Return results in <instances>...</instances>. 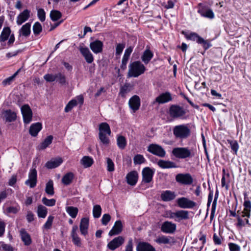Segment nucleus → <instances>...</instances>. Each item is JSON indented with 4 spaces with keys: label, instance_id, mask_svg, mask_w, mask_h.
Returning <instances> with one entry per match:
<instances>
[{
    "label": "nucleus",
    "instance_id": "61",
    "mask_svg": "<svg viewBox=\"0 0 251 251\" xmlns=\"http://www.w3.org/2000/svg\"><path fill=\"white\" fill-rule=\"evenodd\" d=\"M125 47V44L124 43L118 44L116 47V54L120 55L122 52Z\"/></svg>",
    "mask_w": 251,
    "mask_h": 251
},
{
    "label": "nucleus",
    "instance_id": "5",
    "mask_svg": "<svg viewBox=\"0 0 251 251\" xmlns=\"http://www.w3.org/2000/svg\"><path fill=\"white\" fill-rule=\"evenodd\" d=\"M172 153L179 159L191 158L194 155V153L188 147L175 148L173 149Z\"/></svg>",
    "mask_w": 251,
    "mask_h": 251
},
{
    "label": "nucleus",
    "instance_id": "43",
    "mask_svg": "<svg viewBox=\"0 0 251 251\" xmlns=\"http://www.w3.org/2000/svg\"><path fill=\"white\" fill-rule=\"evenodd\" d=\"M53 139L52 135L48 136L44 141L40 144V149L44 150L48 147L51 143Z\"/></svg>",
    "mask_w": 251,
    "mask_h": 251
},
{
    "label": "nucleus",
    "instance_id": "48",
    "mask_svg": "<svg viewBox=\"0 0 251 251\" xmlns=\"http://www.w3.org/2000/svg\"><path fill=\"white\" fill-rule=\"evenodd\" d=\"M198 43L201 44L205 50H207L212 46V45L209 41L204 40L202 37L199 39Z\"/></svg>",
    "mask_w": 251,
    "mask_h": 251
},
{
    "label": "nucleus",
    "instance_id": "55",
    "mask_svg": "<svg viewBox=\"0 0 251 251\" xmlns=\"http://www.w3.org/2000/svg\"><path fill=\"white\" fill-rule=\"evenodd\" d=\"M186 38L189 40H191L194 41H196L197 43H198L199 39L201 38V37L200 36L196 33L192 32L190 33L189 35H187Z\"/></svg>",
    "mask_w": 251,
    "mask_h": 251
},
{
    "label": "nucleus",
    "instance_id": "19",
    "mask_svg": "<svg viewBox=\"0 0 251 251\" xmlns=\"http://www.w3.org/2000/svg\"><path fill=\"white\" fill-rule=\"evenodd\" d=\"M128 103L130 108L133 112H135L139 109L140 106V99L138 96L134 95L130 99Z\"/></svg>",
    "mask_w": 251,
    "mask_h": 251
},
{
    "label": "nucleus",
    "instance_id": "3",
    "mask_svg": "<svg viewBox=\"0 0 251 251\" xmlns=\"http://www.w3.org/2000/svg\"><path fill=\"white\" fill-rule=\"evenodd\" d=\"M99 137L100 142L105 145H108L110 143L108 136L111 135V131L109 125L106 123L100 124Z\"/></svg>",
    "mask_w": 251,
    "mask_h": 251
},
{
    "label": "nucleus",
    "instance_id": "40",
    "mask_svg": "<svg viewBox=\"0 0 251 251\" xmlns=\"http://www.w3.org/2000/svg\"><path fill=\"white\" fill-rule=\"evenodd\" d=\"M198 12L204 17L209 19H213L214 17V13L211 9H207L205 11L203 9H200L198 10Z\"/></svg>",
    "mask_w": 251,
    "mask_h": 251
},
{
    "label": "nucleus",
    "instance_id": "11",
    "mask_svg": "<svg viewBox=\"0 0 251 251\" xmlns=\"http://www.w3.org/2000/svg\"><path fill=\"white\" fill-rule=\"evenodd\" d=\"M178 206L181 208H192L196 206V203L185 197H182L177 200Z\"/></svg>",
    "mask_w": 251,
    "mask_h": 251
},
{
    "label": "nucleus",
    "instance_id": "41",
    "mask_svg": "<svg viewBox=\"0 0 251 251\" xmlns=\"http://www.w3.org/2000/svg\"><path fill=\"white\" fill-rule=\"evenodd\" d=\"M78 208L74 206H68L66 207L67 213L72 218H75L78 213Z\"/></svg>",
    "mask_w": 251,
    "mask_h": 251
},
{
    "label": "nucleus",
    "instance_id": "15",
    "mask_svg": "<svg viewBox=\"0 0 251 251\" xmlns=\"http://www.w3.org/2000/svg\"><path fill=\"white\" fill-rule=\"evenodd\" d=\"M142 181L146 183H149L152 180L154 171L150 167H145L142 170Z\"/></svg>",
    "mask_w": 251,
    "mask_h": 251
},
{
    "label": "nucleus",
    "instance_id": "6",
    "mask_svg": "<svg viewBox=\"0 0 251 251\" xmlns=\"http://www.w3.org/2000/svg\"><path fill=\"white\" fill-rule=\"evenodd\" d=\"M185 110L182 107L177 105H172L169 108V113L171 117L173 119H186Z\"/></svg>",
    "mask_w": 251,
    "mask_h": 251
},
{
    "label": "nucleus",
    "instance_id": "62",
    "mask_svg": "<svg viewBox=\"0 0 251 251\" xmlns=\"http://www.w3.org/2000/svg\"><path fill=\"white\" fill-rule=\"evenodd\" d=\"M228 247H229L230 251H240V246L235 243H229Z\"/></svg>",
    "mask_w": 251,
    "mask_h": 251
},
{
    "label": "nucleus",
    "instance_id": "10",
    "mask_svg": "<svg viewBox=\"0 0 251 251\" xmlns=\"http://www.w3.org/2000/svg\"><path fill=\"white\" fill-rule=\"evenodd\" d=\"M176 181L182 184L190 185L193 182V179L190 174H178L176 176Z\"/></svg>",
    "mask_w": 251,
    "mask_h": 251
},
{
    "label": "nucleus",
    "instance_id": "64",
    "mask_svg": "<svg viewBox=\"0 0 251 251\" xmlns=\"http://www.w3.org/2000/svg\"><path fill=\"white\" fill-rule=\"evenodd\" d=\"M175 215L176 211L173 212L171 210H168L166 211L164 216L166 218L173 219L175 221Z\"/></svg>",
    "mask_w": 251,
    "mask_h": 251
},
{
    "label": "nucleus",
    "instance_id": "25",
    "mask_svg": "<svg viewBox=\"0 0 251 251\" xmlns=\"http://www.w3.org/2000/svg\"><path fill=\"white\" fill-rule=\"evenodd\" d=\"M42 125L41 123L38 122L32 124L29 128V132L30 134L33 137L37 135L39 132L42 129Z\"/></svg>",
    "mask_w": 251,
    "mask_h": 251
},
{
    "label": "nucleus",
    "instance_id": "29",
    "mask_svg": "<svg viewBox=\"0 0 251 251\" xmlns=\"http://www.w3.org/2000/svg\"><path fill=\"white\" fill-rule=\"evenodd\" d=\"M62 162L63 160L61 158L52 159L46 163L45 166L48 169H53L59 166Z\"/></svg>",
    "mask_w": 251,
    "mask_h": 251
},
{
    "label": "nucleus",
    "instance_id": "32",
    "mask_svg": "<svg viewBox=\"0 0 251 251\" xmlns=\"http://www.w3.org/2000/svg\"><path fill=\"white\" fill-rule=\"evenodd\" d=\"M5 121L7 122H11L16 120V113L11 110H5L3 113Z\"/></svg>",
    "mask_w": 251,
    "mask_h": 251
},
{
    "label": "nucleus",
    "instance_id": "54",
    "mask_svg": "<svg viewBox=\"0 0 251 251\" xmlns=\"http://www.w3.org/2000/svg\"><path fill=\"white\" fill-rule=\"evenodd\" d=\"M42 30V25L39 22H36L33 26V31L35 34H39Z\"/></svg>",
    "mask_w": 251,
    "mask_h": 251
},
{
    "label": "nucleus",
    "instance_id": "59",
    "mask_svg": "<svg viewBox=\"0 0 251 251\" xmlns=\"http://www.w3.org/2000/svg\"><path fill=\"white\" fill-rule=\"evenodd\" d=\"M107 169L109 172L114 171V164L112 160L109 158H106Z\"/></svg>",
    "mask_w": 251,
    "mask_h": 251
},
{
    "label": "nucleus",
    "instance_id": "53",
    "mask_svg": "<svg viewBox=\"0 0 251 251\" xmlns=\"http://www.w3.org/2000/svg\"><path fill=\"white\" fill-rule=\"evenodd\" d=\"M227 142L230 144L232 150L236 154L239 149V145L237 142L235 140H227Z\"/></svg>",
    "mask_w": 251,
    "mask_h": 251
},
{
    "label": "nucleus",
    "instance_id": "23",
    "mask_svg": "<svg viewBox=\"0 0 251 251\" xmlns=\"http://www.w3.org/2000/svg\"><path fill=\"white\" fill-rule=\"evenodd\" d=\"M89 227V219L87 218H82L81 219L79 228L80 231L84 236L88 234V229Z\"/></svg>",
    "mask_w": 251,
    "mask_h": 251
},
{
    "label": "nucleus",
    "instance_id": "24",
    "mask_svg": "<svg viewBox=\"0 0 251 251\" xmlns=\"http://www.w3.org/2000/svg\"><path fill=\"white\" fill-rule=\"evenodd\" d=\"M30 11L28 9L24 10L17 17V24L18 25H21L25 22L30 17Z\"/></svg>",
    "mask_w": 251,
    "mask_h": 251
},
{
    "label": "nucleus",
    "instance_id": "38",
    "mask_svg": "<svg viewBox=\"0 0 251 251\" xmlns=\"http://www.w3.org/2000/svg\"><path fill=\"white\" fill-rule=\"evenodd\" d=\"M37 213L39 218H45L47 215V208L42 205H39L37 207Z\"/></svg>",
    "mask_w": 251,
    "mask_h": 251
},
{
    "label": "nucleus",
    "instance_id": "33",
    "mask_svg": "<svg viewBox=\"0 0 251 251\" xmlns=\"http://www.w3.org/2000/svg\"><path fill=\"white\" fill-rule=\"evenodd\" d=\"M132 89V85L128 83H125L123 86L121 87L119 95L123 98H125L126 94L129 93Z\"/></svg>",
    "mask_w": 251,
    "mask_h": 251
},
{
    "label": "nucleus",
    "instance_id": "16",
    "mask_svg": "<svg viewBox=\"0 0 251 251\" xmlns=\"http://www.w3.org/2000/svg\"><path fill=\"white\" fill-rule=\"evenodd\" d=\"M79 50L88 63L90 64L93 62V55L88 48L80 46Z\"/></svg>",
    "mask_w": 251,
    "mask_h": 251
},
{
    "label": "nucleus",
    "instance_id": "30",
    "mask_svg": "<svg viewBox=\"0 0 251 251\" xmlns=\"http://www.w3.org/2000/svg\"><path fill=\"white\" fill-rule=\"evenodd\" d=\"M137 251H155V249L151 244L146 242H141L138 245Z\"/></svg>",
    "mask_w": 251,
    "mask_h": 251
},
{
    "label": "nucleus",
    "instance_id": "18",
    "mask_svg": "<svg viewBox=\"0 0 251 251\" xmlns=\"http://www.w3.org/2000/svg\"><path fill=\"white\" fill-rule=\"evenodd\" d=\"M189 219V212L187 210H178L176 211L175 222H180L182 220Z\"/></svg>",
    "mask_w": 251,
    "mask_h": 251
},
{
    "label": "nucleus",
    "instance_id": "1",
    "mask_svg": "<svg viewBox=\"0 0 251 251\" xmlns=\"http://www.w3.org/2000/svg\"><path fill=\"white\" fill-rule=\"evenodd\" d=\"M244 210L242 211H238L237 213L230 211L231 215L237 218V223L236 226L239 229H241L247 225L251 226L249 221L247 219L243 220L244 217L248 216L250 215V212L251 211V202L250 201H245L244 203Z\"/></svg>",
    "mask_w": 251,
    "mask_h": 251
},
{
    "label": "nucleus",
    "instance_id": "13",
    "mask_svg": "<svg viewBox=\"0 0 251 251\" xmlns=\"http://www.w3.org/2000/svg\"><path fill=\"white\" fill-rule=\"evenodd\" d=\"M37 171L35 168L31 169L28 174V179L25 182V184L29 185L30 188H34L37 183Z\"/></svg>",
    "mask_w": 251,
    "mask_h": 251
},
{
    "label": "nucleus",
    "instance_id": "14",
    "mask_svg": "<svg viewBox=\"0 0 251 251\" xmlns=\"http://www.w3.org/2000/svg\"><path fill=\"white\" fill-rule=\"evenodd\" d=\"M125 242V238L121 236L114 238L107 244V248L111 251H114L121 245Z\"/></svg>",
    "mask_w": 251,
    "mask_h": 251
},
{
    "label": "nucleus",
    "instance_id": "49",
    "mask_svg": "<svg viewBox=\"0 0 251 251\" xmlns=\"http://www.w3.org/2000/svg\"><path fill=\"white\" fill-rule=\"evenodd\" d=\"M133 161L135 164H141L146 161L145 158L141 154H137L133 158Z\"/></svg>",
    "mask_w": 251,
    "mask_h": 251
},
{
    "label": "nucleus",
    "instance_id": "34",
    "mask_svg": "<svg viewBox=\"0 0 251 251\" xmlns=\"http://www.w3.org/2000/svg\"><path fill=\"white\" fill-rule=\"evenodd\" d=\"M153 56V52L149 49H146L142 55L141 59L146 64H148Z\"/></svg>",
    "mask_w": 251,
    "mask_h": 251
},
{
    "label": "nucleus",
    "instance_id": "52",
    "mask_svg": "<svg viewBox=\"0 0 251 251\" xmlns=\"http://www.w3.org/2000/svg\"><path fill=\"white\" fill-rule=\"evenodd\" d=\"M218 198V194L216 193L215 194V197L213 202L211 208V211L210 214V220L212 221L214 217L216 204H217V199Z\"/></svg>",
    "mask_w": 251,
    "mask_h": 251
},
{
    "label": "nucleus",
    "instance_id": "60",
    "mask_svg": "<svg viewBox=\"0 0 251 251\" xmlns=\"http://www.w3.org/2000/svg\"><path fill=\"white\" fill-rule=\"evenodd\" d=\"M111 220V216L109 214H104L101 218V223L103 225L106 226Z\"/></svg>",
    "mask_w": 251,
    "mask_h": 251
},
{
    "label": "nucleus",
    "instance_id": "27",
    "mask_svg": "<svg viewBox=\"0 0 251 251\" xmlns=\"http://www.w3.org/2000/svg\"><path fill=\"white\" fill-rule=\"evenodd\" d=\"M160 197L163 201H169L173 200L176 198V195L174 192L166 190L161 193Z\"/></svg>",
    "mask_w": 251,
    "mask_h": 251
},
{
    "label": "nucleus",
    "instance_id": "28",
    "mask_svg": "<svg viewBox=\"0 0 251 251\" xmlns=\"http://www.w3.org/2000/svg\"><path fill=\"white\" fill-rule=\"evenodd\" d=\"M157 164L162 169L174 168L177 167L175 162L169 160H160Z\"/></svg>",
    "mask_w": 251,
    "mask_h": 251
},
{
    "label": "nucleus",
    "instance_id": "58",
    "mask_svg": "<svg viewBox=\"0 0 251 251\" xmlns=\"http://www.w3.org/2000/svg\"><path fill=\"white\" fill-rule=\"evenodd\" d=\"M57 74H46L44 76V79L48 82H53L56 79Z\"/></svg>",
    "mask_w": 251,
    "mask_h": 251
},
{
    "label": "nucleus",
    "instance_id": "20",
    "mask_svg": "<svg viewBox=\"0 0 251 251\" xmlns=\"http://www.w3.org/2000/svg\"><path fill=\"white\" fill-rule=\"evenodd\" d=\"M90 48L93 52L98 54L102 51L103 43L100 40H96L90 44Z\"/></svg>",
    "mask_w": 251,
    "mask_h": 251
},
{
    "label": "nucleus",
    "instance_id": "17",
    "mask_svg": "<svg viewBox=\"0 0 251 251\" xmlns=\"http://www.w3.org/2000/svg\"><path fill=\"white\" fill-rule=\"evenodd\" d=\"M172 100V97L171 93L170 92H167L164 93H162L159 96L157 97L153 103L154 104L155 102H157L159 104H162L167 103L171 101Z\"/></svg>",
    "mask_w": 251,
    "mask_h": 251
},
{
    "label": "nucleus",
    "instance_id": "39",
    "mask_svg": "<svg viewBox=\"0 0 251 251\" xmlns=\"http://www.w3.org/2000/svg\"><path fill=\"white\" fill-rule=\"evenodd\" d=\"M46 193L50 196H53L54 194L53 188V183L51 180H49L46 185Z\"/></svg>",
    "mask_w": 251,
    "mask_h": 251
},
{
    "label": "nucleus",
    "instance_id": "12",
    "mask_svg": "<svg viewBox=\"0 0 251 251\" xmlns=\"http://www.w3.org/2000/svg\"><path fill=\"white\" fill-rule=\"evenodd\" d=\"M160 229L163 233L172 234L176 231V225L172 222L165 221L162 223Z\"/></svg>",
    "mask_w": 251,
    "mask_h": 251
},
{
    "label": "nucleus",
    "instance_id": "4",
    "mask_svg": "<svg viewBox=\"0 0 251 251\" xmlns=\"http://www.w3.org/2000/svg\"><path fill=\"white\" fill-rule=\"evenodd\" d=\"M173 134L177 139H184L187 138L191 134V130L187 125L182 124L174 126Z\"/></svg>",
    "mask_w": 251,
    "mask_h": 251
},
{
    "label": "nucleus",
    "instance_id": "22",
    "mask_svg": "<svg viewBox=\"0 0 251 251\" xmlns=\"http://www.w3.org/2000/svg\"><path fill=\"white\" fill-rule=\"evenodd\" d=\"M123 225L120 220L115 222L114 226L109 232V236H113L120 234L123 230Z\"/></svg>",
    "mask_w": 251,
    "mask_h": 251
},
{
    "label": "nucleus",
    "instance_id": "47",
    "mask_svg": "<svg viewBox=\"0 0 251 251\" xmlns=\"http://www.w3.org/2000/svg\"><path fill=\"white\" fill-rule=\"evenodd\" d=\"M62 16L61 13L58 10H52L50 13V17L53 21H56L59 20Z\"/></svg>",
    "mask_w": 251,
    "mask_h": 251
},
{
    "label": "nucleus",
    "instance_id": "46",
    "mask_svg": "<svg viewBox=\"0 0 251 251\" xmlns=\"http://www.w3.org/2000/svg\"><path fill=\"white\" fill-rule=\"evenodd\" d=\"M20 70H18L17 72H16L12 76L6 78L4 79L2 82V84L4 86H6L10 85L14 80L16 76L18 74Z\"/></svg>",
    "mask_w": 251,
    "mask_h": 251
},
{
    "label": "nucleus",
    "instance_id": "26",
    "mask_svg": "<svg viewBox=\"0 0 251 251\" xmlns=\"http://www.w3.org/2000/svg\"><path fill=\"white\" fill-rule=\"evenodd\" d=\"M155 242L159 244H172L175 242L173 237L164 235L159 236Z\"/></svg>",
    "mask_w": 251,
    "mask_h": 251
},
{
    "label": "nucleus",
    "instance_id": "63",
    "mask_svg": "<svg viewBox=\"0 0 251 251\" xmlns=\"http://www.w3.org/2000/svg\"><path fill=\"white\" fill-rule=\"evenodd\" d=\"M19 211V209L16 207L14 206H10L7 207L5 209V211L7 214L13 213L16 214Z\"/></svg>",
    "mask_w": 251,
    "mask_h": 251
},
{
    "label": "nucleus",
    "instance_id": "56",
    "mask_svg": "<svg viewBox=\"0 0 251 251\" xmlns=\"http://www.w3.org/2000/svg\"><path fill=\"white\" fill-rule=\"evenodd\" d=\"M37 15L38 18L41 22H44L45 20L46 13L43 9L40 8L38 10Z\"/></svg>",
    "mask_w": 251,
    "mask_h": 251
},
{
    "label": "nucleus",
    "instance_id": "37",
    "mask_svg": "<svg viewBox=\"0 0 251 251\" xmlns=\"http://www.w3.org/2000/svg\"><path fill=\"white\" fill-rule=\"evenodd\" d=\"M80 163L84 168H88L93 164L94 161L91 157L88 156H85L81 159Z\"/></svg>",
    "mask_w": 251,
    "mask_h": 251
},
{
    "label": "nucleus",
    "instance_id": "31",
    "mask_svg": "<svg viewBox=\"0 0 251 251\" xmlns=\"http://www.w3.org/2000/svg\"><path fill=\"white\" fill-rule=\"evenodd\" d=\"M20 235L22 241L25 245L28 246L31 243V239L29 234L25 229H21L20 231Z\"/></svg>",
    "mask_w": 251,
    "mask_h": 251
},
{
    "label": "nucleus",
    "instance_id": "8",
    "mask_svg": "<svg viewBox=\"0 0 251 251\" xmlns=\"http://www.w3.org/2000/svg\"><path fill=\"white\" fill-rule=\"evenodd\" d=\"M147 151L152 154L160 157H164L166 155V151L161 146L155 144L150 145Z\"/></svg>",
    "mask_w": 251,
    "mask_h": 251
},
{
    "label": "nucleus",
    "instance_id": "44",
    "mask_svg": "<svg viewBox=\"0 0 251 251\" xmlns=\"http://www.w3.org/2000/svg\"><path fill=\"white\" fill-rule=\"evenodd\" d=\"M101 208L100 205L97 204L93 206V215L95 218L100 217L101 213Z\"/></svg>",
    "mask_w": 251,
    "mask_h": 251
},
{
    "label": "nucleus",
    "instance_id": "2",
    "mask_svg": "<svg viewBox=\"0 0 251 251\" xmlns=\"http://www.w3.org/2000/svg\"><path fill=\"white\" fill-rule=\"evenodd\" d=\"M127 75L129 77H137L144 74L146 67L140 61H134L130 63L128 66Z\"/></svg>",
    "mask_w": 251,
    "mask_h": 251
},
{
    "label": "nucleus",
    "instance_id": "50",
    "mask_svg": "<svg viewBox=\"0 0 251 251\" xmlns=\"http://www.w3.org/2000/svg\"><path fill=\"white\" fill-rule=\"evenodd\" d=\"M77 104V100H70L67 104L65 108V111L68 112L70 111L73 107Z\"/></svg>",
    "mask_w": 251,
    "mask_h": 251
},
{
    "label": "nucleus",
    "instance_id": "36",
    "mask_svg": "<svg viewBox=\"0 0 251 251\" xmlns=\"http://www.w3.org/2000/svg\"><path fill=\"white\" fill-rule=\"evenodd\" d=\"M30 24L29 23H26L22 26L20 29L19 32L20 35H22L24 36H28L30 33Z\"/></svg>",
    "mask_w": 251,
    "mask_h": 251
},
{
    "label": "nucleus",
    "instance_id": "7",
    "mask_svg": "<svg viewBox=\"0 0 251 251\" xmlns=\"http://www.w3.org/2000/svg\"><path fill=\"white\" fill-rule=\"evenodd\" d=\"M9 37L8 41V45L11 46L15 41L14 34H11V29L9 27H4L0 35V42H4L6 41Z\"/></svg>",
    "mask_w": 251,
    "mask_h": 251
},
{
    "label": "nucleus",
    "instance_id": "35",
    "mask_svg": "<svg viewBox=\"0 0 251 251\" xmlns=\"http://www.w3.org/2000/svg\"><path fill=\"white\" fill-rule=\"evenodd\" d=\"M74 177V175L73 173H68L63 176L62 182L65 185H68L71 183Z\"/></svg>",
    "mask_w": 251,
    "mask_h": 251
},
{
    "label": "nucleus",
    "instance_id": "57",
    "mask_svg": "<svg viewBox=\"0 0 251 251\" xmlns=\"http://www.w3.org/2000/svg\"><path fill=\"white\" fill-rule=\"evenodd\" d=\"M56 80L62 85L65 84L66 83L65 76L60 73L57 74Z\"/></svg>",
    "mask_w": 251,
    "mask_h": 251
},
{
    "label": "nucleus",
    "instance_id": "51",
    "mask_svg": "<svg viewBox=\"0 0 251 251\" xmlns=\"http://www.w3.org/2000/svg\"><path fill=\"white\" fill-rule=\"evenodd\" d=\"M42 202L48 206H52L55 204L56 201L54 199H48L46 197H44L42 200Z\"/></svg>",
    "mask_w": 251,
    "mask_h": 251
},
{
    "label": "nucleus",
    "instance_id": "9",
    "mask_svg": "<svg viewBox=\"0 0 251 251\" xmlns=\"http://www.w3.org/2000/svg\"><path fill=\"white\" fill-rule=\"evenodd\" d=\"M21 112L23 117L24 122L25 124H29L32 119V112L27 104H25L21 107Z\"/></svg>",
    "mask_w": 251,
    "mask_h": 251
},
{
    "label": "nucleus",
    "instance_id": "21",
    "mask_svg": "<svg viewBox=\"0 0 251 251\" xmlns=\"http://www.w3.org/2000/svg\"><path fill=\"white\" fill-rule=\"evenodd\" d=\"M138 177V173L135 171L129 172L126 176L127 183L131 186H134L136 184Z\"/></svg>",
    "mask_w": 251,
    "mask_h": 251
},
{
    "label": "nucleus",
    "instance_id": "42",
    "mask_svg": "<svg viewBox=\"0 0 251 251\" xmlns=\"http://www.w3.org/2000/svg\"><path fill=\"white\" fill-rule=\"evenodd\" d=\"M118 147L121 149H124L126 145V140L123 136H119L117 139Z\"/></svg>",
    "mask_w": 251,
    "mask_h": 251
},
{
    "label": "nucleus",
    "instance_id": "45",
    "mask_svg": "<svg viewBox=\"0 0 251 251\" xmlns=\"http://www.w3.org/2000/svg\"><path fill=\"white\" fill-rule=\"evenodd\" d=\"M54 220V217L50 215L48 217L47 220L45 224L43 226L42 228L43 229L49 230L51 228L53 221Z\"/></svg>",
    "mask_w": 251,
    "mask_h": 251
}]
</instances>
